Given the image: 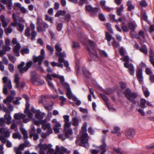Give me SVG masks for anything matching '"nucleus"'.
<instances>
[{
  "label": "nucleus",
  "instance_id": "obj_1",
  "mask_svg": "<svg viewBox=\"0 0 154 154\" xmlns=\"http://www.w3.org/2000/svg\"><path fill=\"white\" fill-rule=\"evenodd\" d=\"M38 146L40 148L39 154H57L58 153V154H64L63 152L69 154L70 153V150H68L63 146L60 148L58 146H57L56 148L57 152H54V149L52 148V145L51 144L43 145L40 143Z\"/></svg>",
  "mask_w": 154,
  "mask_h": 154
},
{
  "label": "nucleus",
  "instance_id": "obj_2",
  "mask_svg": "<svg viewBox=\"0 0 154 154\" xmlns=\"http://www.w3.org/2000/svg\"><path fill=\"white\" fill-rule=\"evenodd\" d=\"M64 121L65 122L64 125V131L65 134L66 138L69 137V135H71L72 133V129L69 128L71 126V123L69 122V116L67 115H65L63 116Z\"/></svg>",
  "mask_w": 154,
  "mask_h": 154
},
{
  "label": "nucleus",
  "instance_id": "obj_3",
  "mask_svg": "<svg viewBox=\"0 0 154 154\" xmlns=\"http://www.w3.org/2000/svg\"><path fill=\"white\" fill-rule=\"evenodd\" d=\"M87 126V124L86 123H84L83 126L82 127V131L84 133L82 135L81 139V145L82 146L85 147L86 148H87L89 146V144L88 143V134L86 132V127Z\"/></svg>",
  "mask_w": 154,
  "mask_h": 154
},
{
  "label": "nucleus",
  "instance_id": "obj_4",
  "mask_svg": "<svg viewBox=\"0 0 154 154\" xmlns=\"http://www.w3.org/2000/svg\"><path fill=\"white\" fill-rule=\"evenodd\" d=\"M89 44L90 46L87 48L88 52L92 59L95 61H97L99 59V57L94 49L96 44L90 40H89Z\"/></svg>",
  "mask_w": 154,
  "mask_h": 154
},
{
  "label": "nucleus",
  "instance_id": "obj_5",
  "mask_svg": "<svg viewBox=\"0 0 154 154\" xmlns=\"http://www.w3.org/2000/svg\"><path fill=\"white\" fill-rule=\"evenodd\" d=\"M2 80L4 83V87L3 89V93L7 95L8 93V88L10 90L12 88L11 81L8 79L7 77L5 76L2 78Z\"/></svg>",
  "mask_w": 154,
  "mask_h": 154
},
{
  "label": "nucleus",
  "instance_id": "obj_6",
  "mask_svg": "<svg viewBox=\"0 0 154 154\" xmlns=\"http://www.w3.org/2000/svg\"><path fill=\"white\" fill-rule=\"evenodd\" d=\"M125 94L128 99L134 104L136 103V101L134 99L136 98L137 95L135 93H132L129 89H126L125 92Z\"/></svg>",
  "mask_w": 154,
  "mask_h": 154
},
{
  "label": "nucleus",
  "instance_id": "obj_7",
  "mask_svg": "<svg viewBox=\"0 0 154 154\" xmlns=\"http://www.w3.org/2000/svg\"><path fill=\"white\" fill-rule=\"evenodd\" d=\"M32 63V61H30L26 63V66L23 67L25 65V63L22 62L18 66V69H19L20 73H23L24 72L27 71L29 69L31 66Z\"/></svg>",
  "mask_w": 154,
  "mask_h": 154
},
{
  "label": "nucleus",
  "instance_id": "obj_8",
  "mask_svg": "<svg viewBox=\"0 0 154 154\" xmlns=\"http://www.w3.org/2000/svg\"><path fill=\"white\" fill-rule=\"evenodd\" d=\"M25 35L26 36L31 37L30 39L32 40H34L37 35V32L35 31H32L30 33V29L29 27H27L25 30Z\"/></svg>",
  "mask_w": 154,
  "mask_h": 154
},
{
  "label": "nucleus",
  "instance_id": "obj_9",
  "mask_svg": "<svg viewBox=\"0 0 154 154\" xmlns=\"http://www.w3.org/2000/svg\"><path fill=\"white\" fill-rule=\"evenodd\" d=\"M52 122L54 124L53 129L55 133H59L61 126V124L58 122L56 119H53L52 120Z\"/></svg>",
  "mask_w": 154,
  "mask_h": 154
},
{
  "label": "nucleus",
  "instance_id": "obj_10",
  "mask_svg": "<svg viewBox=\"0 0 154 154\" xmlns=\"http://www.w3.org/2000/svg\"><path fill=\"white\" fill-rule=\"evenodd\" d=\"M41 25H38L37 26V29L38 32H42L46 31V29L49 27V25L45 22L41 24Z\"/></svg>",
  "mask_w": 154,
  "mask_h": 154
},
{
  "label": "nucleus",
  "instance_id": "obj_11",
  "mask_svg": "<svg viewBox=\"0 0 154 154\" xmlns=\"http://www.w3.org/2000/svg\"><path fill=\"white\" fill-rule=\"evenodd\" d=\"M0 133L5 137H9L10 136V132L7 127L0 128Z\"/></svg>",
  "mask_w": 154,
  "mask_h": 154
},
{
  "label": "nucleus",
  "instance_id": "obj_12",
  "mask_svg": "<svg viewBox=\"0 0 154 154\" xmlns=\"http://www.w3.org/2000/svg\"><path fill=\"white\" fill-rule=\"evenodd\" d=\"M105 138H103L102 140L103 144L99 146L96 147L99 148L101 150V154H105V153L106 151V148L107 146L105 143Z\"/></svg>",
  "mask_w": 154,
  "mask_h": 154
},
{
  "label": "nucleus",
  "instance_id": "obj_13",
  "mask_svg": "<svg viewBox=\"0 0 154 154\" xmlns=\"http://www.w3.org/2000/svg\"><path fill=\"white\" fill-rule=\"evenodd\" d=\"M21 46L20 43H18L13 48V51L14 55L17 57L20 56L19 51L20 49Z\"/></svg>",
  "mask_w": 154,
  "mask_h": 154
},
{
  "label": "nucleus",
  "instance_id": "obj_14",
  "mask_svg": "<svg viewBox=\"0 0 154 154\" xmlns=\"http://www.w3.org/2000/svg\"><path fill=\"white\" fill-rule=\"evenodd\" d=\"M136 75L138 80L140 83L142 84L143 81L142 70L140 69H138L137 71Z\"/></svg>",
  "mask_w": 154,
  "mask_h": 154
},
{
  "label": "nucleus",
  "instance_id": "obj_15",
  "mask_svg": "<svg viewBox=\"0 0 154 154\" xmlns=\"http://www.w3.org/2000/svg\"><path fill=\"white\" fill-rule=\"evenodd\" d=\"M45 59L44 57L41 56V55H39L38 57L35 56H34L33 57V60L34 62L36 63L38 62V64L40 65L42 64V60Z\"/></svg>",
  "mask_w": 154,
  "mask_h": 154
},
{
  "label": "nucleus",
  "instance_id": "obj_16",
  "mask_svg": "<svg viewBox=\"0 0 154 154\" xmlns=\"http://www.w3.org/2000/svg\"><path fill=\"white\" fill-rule=\"evenodd\" d=\"M26 115L20 112L15 113L14 118L15 120H20L22 118L26 117Z\"/></svg>",
  "mask_w": 154,
  "mask_h": 154
},
{
  "label": "nucleus",
  "instance_id": "obj_17",
  "mask_svg": "<svg viewBox=\"0 0 154 154\" xmlns=\"http://www.w3.org/2000/svg\"><path fill=\"white\" fill-rule=\"evenodd\" d=\"M46 79L48 82L49 85L50 87L52 89H54V87L51 82L52 79L51 77V75L49 74H48L46 76Z\"/></svg>",
  "mask_w": 154,
  "mask_h": 154
},
{
  "label": "nucleus",
  "instance_id": "obj_18",
  "mask_svg": "<svg viewBox=\"0 0 154 154\" xmlns=\"http://www.w3.org/2000/svg\"><path fill=\"white\" fill-rule=\"evenodd\" d=\"M56 54L57 55L60 57L58 58V61L60 62L63 63L64 61V59L63 58V57L66 56V54L64 52L60 53L57 52Z\"/></svg>",
  "mask_w": 154,
  "mask_h": 154
},
{
  "label": "nucleus",
  "instance_id": "obj_19",
  "mask_svg": "<svg viewBox=\"0 0 154 154\" xmlns=\"http://www.w3.org/2000/svg\"><path fill=\"white\" fill-rule=\"evenodd\" d=\"M45 115L44 113H42L39 110H37L36 112L35 117L38 119H41L43 118L44 116Z\"/></svg>",
  "mask_w": 154,
  "mask_h": 154
},
{
  "label": "nucleus",
  "instance_id": "obj_20",
  "mask_svg": "<svg viewBox=\"0 0 154 154\" xmlns=\"http://www.w3.org/2000/svg\"><path fill=\"white\" fill-rule=\"evenodd\" d=\"M14 82L16 84L15 87L16 88H18L19 86V79L20 78L19 77V75L17 73H16L14 76Z\"/></svg>",
  "mask_w": 154,
  "mask_h": 154
},
{
  "label": "nucleus",
  "instance_id": "obj_21",
  "mask_svg": "<svg viewBox=\"0 0 154 154\" xmlns=\"http://www.w3.org/2000/svg\"><path fill=\"white\" fill-rule=\"evenodd\" d=\"M5 119L6 120V124L8 125L11 123L12 117L10 114L6 113L4 115Z\"/></svg>",
  "mask_w": 154,
  "mask_h": 154
},
{
  "label": "nucleus",
  "instance_id": "obj_22",
  "mask_svg": "<svg viewBox=\"0 0 154 154\" xmlns=\"http://www.w3.org/2000/svg\"><path fill=\"white\" fill-rule=\"evenodd\" d=\"M0 19L3 27H6L8 26V23L5 20V16L3 15H1L0 17Z\"/></svg>",
  "mask_w": 154,
  "mask_h": 154
},
{
  "label": "nucleus",
  "instance_id": "obj_23",
  "mask_svg": "<svg viewBox=\"0 0 154 154\" xmlns=\"http://www.w3.org/2000/svg\"><path fill=\"white\" fill-rule=\"evenodd\" d=\"M20 130L23 135V138L25 139H26L28 138L27 132L26 131L23 127H21Z\"/></svg>",
  "mask_w": 154,
  "mask_h": 154
},
{
  "label": "nucleus",
  "instance_id": "obj_24",
  "mask_svg": "<svg viewBox=\"0 0 154 154\" xmlns=\"http://www.w3.org/2000/svg\"><path fill=\"white\" fill-rule=\"evenodd\" d=\"M32 83L36 85H41L44 84L45 82L43 80L37 78L34 81L32 82Z\"/></svg>",
  "mask_w": 154,
  "mask_h": 154
},
{
  "label": "nucleus",
  "instance_id": "obj_25",
  "mask_svg": "<svg viewBox=\"0 0 154 154\" xmlns=\"http://www.w3.org/2000/svg\"><path fill=\"white\" fill-rule=\"evenodd\" d=\"M45 121L44 120L42 122V128L44 130L48 129L49 128L51 127V126L50 124L49 123H46L44 122Z\"/></svg>",
  "mask_w": 154,
  "mask_h": 154
},
{
  "label": "nucleus",
  "instance_id": "obj_26",
  "mask_svg": "<svg viewBox=\"0 0 154 154\" xmlns=\"http://www.w3.org/2000/svg\"><path fill=\"white\" fill-rule=\"evenodd\" d=\"M140 103L139 104L140 107L142 108H144L145 107V104L146 103V100L143 98H142L140 100Z\"/></svg>",
  "mask_w": 154,
  "mask_h": 154
},
{
  "label": "nucleus",
  "instance_id": "obj_27",
  "mask_svg": "<svg viewBox=\"0 0 154 154\" xmlns=\"http://www.w3.org/2000/svg\"><path fill=\"white\" fill-rule=\"evenodd\" d=\"M128 69V72L129 74L132 75H134V69L133 65L132 64H131Z\"/></svg>",
  "mask_w": 154,
  "mask_h": 154
},
{
  "label": "nucleus",
  "instance_id": "obj_28",
  "mask_svg": "<svg viewBox=\"0 0 154 154\" xmlns=\"http://www.w3.org/2000/svg\"><path fill=\"white\" fill-rule=\"evenodd\" d=\"M66 13L65 11L64 10H60L57 11L55 14V17H59L60 16H63Z\"/></svg>",
  "mask_w": 154,
  "mask_h": 154
},
{
  "label": "nucleus",
  "instance_id": "obj_29",
  "mask_svg": "<svg viewBox=\"0 0 154 154\" xmlns=\"http://www.w3.org/2000/svg\"><path fill=\"white\" fill-rule=\"evenodd\" d=\"M127 6L128 7V11H131L134 8V6L133 5L131 2L128 1L127 3Z\"/></svg>",
  "mask_w": 154,
  "mask_h": 154
},
{
  "label": "nucleus",
  "instance_id": "obj_30",
  "mask_svg": "<svg viewBox=\"0 0 154 154\" xmlns=\"http://www.w3.org/2000/svg\"><path fill=\"white\" fill-rule=\"evenodd\" d=\"M105 37L106 39L108 41L109 45H110L109 42L112 39H113L112 38V36L110 35L108 32H106L105 34Z\"/></svg>",
  "mask_w": 154,
  "mask_h": 154
},
{
  "label": "nucleus",
  "instance_id": "obj_31",
  "mask_svg": "<svg viewBox=\"0 0 154 154\" xmlns=\"http://www.w3.org/2000/svg\"><path fill=\"white\" fill-rule=\"evenodd\" d=\"M37 74L35 72H32L31 73V79L32 82L36 79Z\"/></svg>",
  "mask_w": 154,
  "mask_h": 154
},
{
  "label": "nucleus",
  "instance_id": "obj_32",
  "mask_svg": "<svg viewBox=\"0 0 154 154\" xmlns=\"http://www.w3.org/2000/svg\"><path fill=\"white\" fill-rule=\"evenodd\" d=\"M114 130L115 131H112L111 133L112 134H116L118 136H119L121 135V133L119 132L120 128L118 127H114Z\"/></svg>",
  "mask_w": 154,
  "mask_h": 154
},
{
  "label": "nucleus",
  "instance_id": "obj_33",
  "mask_svg": "<svg viewBox=\"0 0 154 154\" xmlns=\"http://www.w3.org/2000/svg\"><path fill=\"white\" fill-rule=\"evenodd\" d=\"M129 28L131 30H134L137 26L136 24L132 22L129 23L128 24Z\"/></svg>",
  "mask_w": 154,
  "mask_h": 154
},
{
  "label": "nucleus",
  "instance_id": "obj_34",
  "mask_svg": "<svg viewBox=\"0 0 154 154\" xmlns=\"http://www.w3.org/2000/svg\"><path fill=\"white\" fill-rule=\"evenodd\" d=\"M139 50L141 52L147 55L148 54L146 46H143L140 48Z\"/></svg>",
  "mask_w": 154,
  "mask_h": 154
},
{
  "label": "nucleus",
  "instance_id": "obj_35",
  "mask_svg": "<svg viewBox=\"0 0 154 154\" xmlns=\"http://www.w3.org/2000/svg\"><path fill=\"white\" fill-rule=\"evenodd\" d=\"M8 57L10 60L11 62L14 63L15 62L16 59V58L14 56L12 55L11 54H9L8 55Z\"/></svg>",
  "mask_w": 154,
  "mask_h": 154
},
{
  "label": "nucleus",
  "instance_id": "obj_36",
  "mask_svg": "<svg viewBox=\"0 0 154 154\" xmlns=\"http://www.w3.org/2000/svg\"><path fill=\"white\" fill-rule=\"evenodd\" d=\"M21 53L23 55L25 54H28L29 52V49L28 48H22L21 51Z\"/></svg>",
  "mask_w": 154,
  "mask_h": 154
},
{
  "label": "nucleus",
  "instance_id": "obj_37",
  "mask_svg": "<svg viewBox=\"0 0 154 154\" xmlns=\"http://www.w3.org/2000/svg\"><path fill=\"white\" fill-rule=\"evenodd\" d=\"M142 89L145 96L146 97H148L149 96V92L148 91L147 89L144 87H142Z\"/></svg>",
  "mask_w": 154,
  "mask_h": 154
},
{
  "label": "nucleus",
  "instance_id": "obj_38",
  "mask_svg": "<svg viewBox=\"0 0 154 154\" xmlns=\"http://www.w3.org/2000/svg\"><path fill=\"white\" fill-rule=\"evenodd\" d=\"M8 69L11 72H14V65L11 64L10 63L8 65Z\"/></svg>",
  "mask_w": 154,
  "mask_h": 154
},
{
  "label": "nucleus",
  "instance_id": "obj_39",
  "mask_svg": "<svg viewBox=\"0 0 154 154\" xmlns=\"http://www.w3.org/2000/svg\"><path fill=\"white\" fill-rule=\"evenodd\" d=\"M123 9V5H121L120 7L117 8V13L118 15H120L121 14V12Z\"/></svg>",
  "mask_w": 154,
  "mask_h": 154
},
{
  "label": "nucleus",
  "instance_id": "obj_40",
  "mask_svg": "<svg viewBox=\"0 0 154 154\" xmlns=\"http://www.w3.org/2000/svg\"><path fill=\"white\" fill-rule=\"evenodd\" d=\"M72 121L73 122V125L74 126H77L78 125L79 120L77 118H72Z\"/></svg>",
  "mask_w": 154,
  "mask_h": 154
},
{
  "label": "nucleus",
  "instance_id": "obj_41",
  "mask_svg": "<svg viewBox=\"0 0 154 154\" xmlns=\"http://www.w3.org/2000/svg\"><path fill=\"white\" fill-rule=\"evenodd\" d=\"M24 26L23 24H19L17 26V29L19 31L22 32L24 29Z\"/></svg>",
  "mask_w": 154,
  "mask_h": 154
},
{
  "label": "nucleus",
  "instance_id": "obj_42",
  "mask_svg": "<svg viewBox=\"0 0 154 154\" xmlns=\"http://www.w3.org/2000/svg\"><path fill=\"white\" fill-rule=\"evenodd\" d=\"M46 48L49 51L51 54H53L54 50L53 48L49 45H47Z\"/></svg>",
  "mask_w": 154,
  "mask_h": 154
},
{
  "label": "nucleus",
  "instance_id": "obj_43",
  "mask_svg": "<svg viewBox=\"0 0 154 154\" xmlns=\"http://www.w3.org/2000/svg\"><path fill=\"white\" fill-rule=\"evenodd\" d=\"M66 94L68 97L69 99H71L73 96V95L70 90L67 91Z\"/></svg>",
  "mask_w": 154,
  "mask_h": 154
},
{
  "label": "nucleus",
  "instance_id": "obj_44",
  "mask_svg": "<svg viewBox=\"0 0 154 154\" xmlns=\"http://www.w3.org/2000/svg\"><path fill=\"white\" fill-rule=\"evenodd\" d=\"M141 14L142 16V18L145 21H147L148 17L145 12L144 11H142L141 13Z\"/></svg>",
  "mask_w": 154,
  "mask_h": 154
},
{
  "label": "nucleus",
  "instance_id": "obj_45",
  "mask_svg": "<svg viewBox=\"0 0 154 154\" xmlns=\"http://www.w3.org/2000/svg\"><path fill=\"white\" fill-rule=\"evenodd\" d=\"M13 137L14 139H20L21 136L20 134L19 133H14L13 134Z\"/></svg>",
  "mask_w": 154,
  "mask_h": 154
},
{
  "label": "nucleus",
  "instance_id": "obj_46",
  "mask_svg": "<svg viewBox=\"0 0 154 154\" xmlns=\"http://www.w3.org/2000/svg\"><path fill=\"white\" fill-rule=\"evenodd\" d=\"M11 0H10L7 4V7L8 10H11L12 9V3Z\"/></svg>",
  "mask_w": 154,
  "mask_h": 154
},
{
  "label": "nucleus",
  "instance_id": "obj_47",
  "mask_svg": "<svg viewBox=\"0 0 154 154\" xmlns=\"http://www.w3.org/2000/svg\"><path fill=\"white\" fill-rule=\"evenodd\" d=\"M55 48L56 51L57 52H60L62 51V49L60 46V45L59 44H57L55 46Z\"/></svg>",
  "mask_w": 154,
  "mask_h": 154
},
{
  "label": "nucleus",
  "instance_id": "obj_48",
  "mask_svg": "<svg viewBox=\"0 0 154 154\" xmlns=\"http://www.w3.org/2000/svg\"><path fill=\"white\" fill-rule=\"evenodd\" d=\"M105 25L108 29V30L110 32L112 33H113V31L111 28L110 24L109 23H106L105 24Z\"/></svg>",
  "mask_w": 154,
  "mask_h": 154
},
{
  "label": "nucleus",
  "instance_id": "obj_49",
  "mask_svg": "<svg viewBox=\"0 0 154 154\" xmlns=\"http://www.w3.org/2000/svg\"><path fill=\"white\" fill-rule=\"evenodd\" d=\"M138 35L139 36L141 37L143 39V42H144L145 41V36L144 34V32L142 31H140L138 33Z\"/></svg>",
  "mask_w": 154,
  "mask_h": 154
},
{
  "label": "nucleus",
  "instance_id": "obj_50",
  "mask_svg": "<svg viewBox=\"0 0 154 154\" xmlns=\"http://www.w3.org/2000/svg\"><path fill=\"white\" fill-rule=\"evenodd\" d=\"M62 85L66 90L67 91L70 90L69 85L67 83L64 82L62 84Z\"/></svg>",
  "mask_w": 154,
  "mask_h": 154
},
{
  "label": "nucleus",
  "instance_id": "obj_51",
  "mask_svg": "<svg viewBox=\"0 0 154 154\" xmlns=\"http://www.w3.org/2000/svg\"><path fill=\"white\" fill-rule=\"evenodd\" d=\"M45 20L50 22L51 23H52L53 22L51 17H49L48 15H45Z\"/></svg>",
  "mask_w": 154,
  "mask_h": 154
},
{
  "label": "nucleus",
  "instance_id": "obj_52",
  "mask_svg": "<svg viewBox=\"0 0 154 154\" xmlns=\"http://www.w3.org/2000/svg\"><path fill=\"white\" fill-rule=\"evenodd\" d=\"M140 5L142 7H146L147 6V4L145 1L142 0L140 2Z\"/></svg>",
  "mask_w": 154,
  "mask_h": 154
},
{
  "label": "nucleus",
  "instance_id": "obj_53",
  "mask_svg": "<svg viewBox=\"0 0 154 154\" xmlns=\"http://www.w3.org/2000/svg\"><path fill=\"white\" fill-rule=\"evenodd\" d=\"M5 32L7 34H8L11 33L12 31V29L10 27H9L6 28L5 30Z\"/></svg>",
  "mask_w": 154,
  "mask_h": 154
},
{
  "label": "nucleus",
  "instance_id": "obj_54",
  "mask_svg": "<svg viewBox=\"0 0 154 154\" xmlns=\"http://www.w3.org/2000/svg\"><path fill=\"white\" fill-rule=\"evenodd\" d=\"M5 125V119L3 118H0V126H3Z\"/></svg>",
  "mask_w": 154,
  "mask_h": 154
},
{
  "label": "nucleus",
  "instance_id": "obj_55",
  "mask_svg": "<svg viewBox=\"0 0 154 154\" xmlns=\"http://www.w3.org/2000/svg\"><path fill=\"white\" fill-rule=\"evenodd\" d=\"M30 106V104L28 101L26 102V109L24 111V113H26L28 111L29 109V107Z\"/></svg>",
  "mask_w": 154,
  "mask_h": 154
},
{
  "label": "nucleus",
  "instance_id": "obj_56",
  "mask_svg": "<svg viewBox=\"0 0 154 154\" xmlns=\"http://www.w3.org/2000/svg\"><path fill=\"white\" fill-rule=\"evenodd\" d=\"M17 125L15 123H13L11 126V128L16 131L17 130Z\"/></svg>",
  "mask_w": 154,
  "mask_h": 154
},
{
  "label": "nucleus",
  "instance_id": "obj_57",
  "mask_svg": "<svg viewBox=\"0 0 154 154\" xmlns=\"http://www.w3.org/2000/svg\"><path fill=\"white\" fill-rule=\"evenodd\" d=\"M0 140L3 143L6 142V139L5 138V137L2 135H0Z\"/></svg>",
  "mask_w": 154,
  "mask_h": 154
},
{
  "label": "nucleus",
  "instance_id": "obj_58",
  "mask_svg": "<svg viewBox=\"0 0 154 154\" xmlns=\"http://www.w3.org/2000/svg\"><path fill=\"white\" fill-rule=\"evenodd\" d=\"M125 134L127 137L129 138L132 135V131L130 130L127 131L126 132Z\"/></svg>",
  "mask_w": 154,
  "mask_h": 154
},
{
  "label": "nucleus",
  "instance_id": "obj_59",
  "mask_svg": "<svg viewBox=\"0 0 154 154\" xmlns=\"http://www.w3.org/2000/svg\"><path fill=\"white\" fill-rule=\"evenodd\" d=\"M16 99V100L14 101V104L16 105L19 104L20 103L19 100H20L21 98L20 97H17Z\"/></svg>",
  "mask_w": 154,
  "mask_h": 154
},
{
  "label": "nucleus",
  "instance_id": "obj_60",
  "mask_svg": "<svg viewBox=\"0 0 154 154\" xmlns=\"http://www.w3.org/2000/svg\"><path fill=\"white\" fill-rule=\"evenodd\" d=\"M10 45H4L3 46V49L5 51H10L11 48L9 46Z\"/></svg>",
  "mask_w": 154,
  "mask_h": 154
},
{
  "label": "nucleus",
  "instance_id": "obj_61",
  "mask_svg": "<svg viewBox=\"0 0 154 154\" xmlns=\"http://www.w3.org/2000/svg\"><path fill=\"white\" fill-rule=\"evenodd\" d=\"M99 11H101V10L99 8H93L92 11V13H95L96 12Z\"/></svg>",
  "mask_w": 154,
  "mask_h": 154
},
{
  "label": "nucleus",
  "instance_id": "obj_62",
  "mask_svg": "<svg viewBox=\"0 0 154 154\" xmlns=\"http://www.w3.org/2000/svg\"><path fill=\"white\" fill-rule=\"evenodd\" d=\"M97 148V149H94L92 150L91 151L92 154H97L100 152V150L101 151L100 149Z\"/></svg>",
  "mask_w": 154,
  "mask_h": 154
},
{
  "label": "nucleus",
  "instance_id": "obj_63",
  "mask_svg": "<svg viewBox=\"0 0 154 154\" xmlns=\"http://www.w3.org/2000/svg\"><path fill=\"white\" fill-rule=\"evenodd\" d=\"M109 19L113 21H115L116 20L115 19V16L114 14H109Z\"/></svg>",
  "mask_w": 154,
  "mask_h": 154
},
{
  "label": "nucleus",
  "instance_id": "obj_64",
  "mask_svg": "<svg viewBox=\"0 0 154 154\" xmlns=\"http://www.w3.org/2000/svg\"><path fill=\"white\" fill-rule=\"evenodd\" d=\"M86 10L90 12L91 13L93 10V8L90 5H87L86 7Z\"/></svg>",
  "mask_w": 154,
  "mask_h": 154
}]
</instances>
